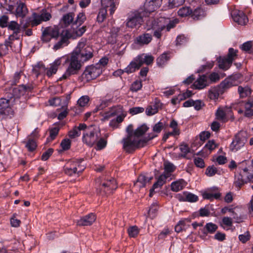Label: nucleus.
Masks as SVG:
<instances>
[{
  "label": "nucleus",
  "instance_id": "nucleus-60",
  "mask_svg": "<svg viewBox=\"0 0 253 253\" xmlns=\"http://www.w3.org/2000/svg\"><path fill=\"white\" fill-rule=\"evenodd\" d=\"M184 1L185 0H169V6L170 8L177 7L182 5Z\"/></svg>",
  "mask_w": 253,
  "mask_h": 253
},
{
  "label": "nucleus",
  "instance_id": "nucleus-34",
  "mask_svg": "<svg viewBox=\"0 0 253 253\" xmlns=\"http://www.w3.org/2000/svg\"><path fill=\"white\" fill-rule=\"evenodd\" d=\"M187 183L182 179L174 181L171 183V190L173 192H178L182 190L186 185Z\"/></svg>",
  "mask_w": 253,
  "mask_h": 253
},
{
  "label": "nucleus",
  "instance_id": "nucleus-21",
  "mask_svg": "<svg viewBox=\"0 0 253 253\" xmlns=\"http://www.w3.org/2000/svg\"><path fill=\"white\" fill-rule=\"evenodd\" d=\"M96 215L92 213L80 218L77 221V224L78 226H89L91 225L96 220Z\"/></svg>",
  "mask_w": 253,
  "mask_h": 253
},
{
  "label": "nucleus",
  "instance_id": "nucleus-63",
  "mask_svg": "<svg viewBox=\"0 0 253 253\" xmlns=\"http://www.w3.org/2000/svg\"><path fill=\"white\" fill-rule=\"evenodd\" d=\"M142 86L141 81H136L132 84L130 89L132 91H137L141 88Z\"/></svg>",
  "mask_w": 253,
  "mask_h": 253
},
{
  "label": "nucleus",
  "instance_id": "nucleus-40",
  "mask_svg": "<svg viewBox=\"0 0 253 253\" xmlns=\"http://www.w3.org/2000/svg\"><path fill=\"white\" fill-rule=\"evenodd\" d=\"M140 60H141L142 65L145 63L147 65H150L153 62L154 58L151 55H145L144 54L137 56Z\"/></svg>",
  "mask_w": 253,
  "mask_h": 253
},
{
  "label": "nucleus",
  "instance_id": "nucleus-3",
  "mask_svg": "<svg viewBox=\"0 0 253 253\" xmlns=\"http://www.w3.org/2000/svg\"><path fill=\"white\" fill-rule=\"evenodd\" d=\"M102 73V68L99 64L88 66L82 74L81 79L82 82H88L95 79Z\"/></svg>",
  "mask_w": 253,
  "mask_h": 253
},
{
  "label": "nucleus",
  "instance_id": "nucleus-61",
  "mask_svg": "<svg viewBox=\"0 0 253 253\" xmlns=\"http://www.w3.org/2000/svg\"><path fill=\"white\" fill-rule=\"evenodd\" d=\"M250 238L251 235L250 232L248 231L239 236V240L243 243H246L250 239Z\"/></svg>",
  "mask_w": 253,
  "mask_h": 253
},
{
  "label": "nucleus",
  "instance_id": "nucleus-37",
  "mask_svg": "<svg viewBox=\"0 0 253 253\" xmlns=\"http://www.w3.org/2000/svg\"><path fill=\"white\" fill-rule=\"evenodd\" d=\"M117 0H101L102 4L106 7H110L109 12L110 15H112L115 9L116 1Z\"/></svg>",
  "mask_w": 253,
  "mask_h": 253
},
{
  "label": "nucleus",
  "instance_id": "nucleus-24",
  "mask_svg": "<svg viewBox=\"0 0 253 253\" xmlns=\"http://www.w3.org/2000/svg\"><path fill=\"white\" fill-rule=\"evenodd\" d=\"M221 194L216 187L211 188L203 193V197L205 199L212 200L213 199H218Z\"/></svg>",
  "mask_w": 253,
  "mask_h": 253
},
{
  "label": "nucleus",
  "instance_id": "nucleus-44",
  "mask_svg": "<svg viewBox=\"0 0 253 253\" xmlns=\"http://www.w3.org/2000/svg\"><path fill=\"white\" fill-rule=\"evenodd\" d=\"M205 12L201 8L195 9L193 12H191V16L195 20H199L204 17Z\"/></svg>",
  "mask_w": 253,
  "mask_h": 253
},
{
  "label": "nucleus",
  "instance_id": "nucleus-45",
  "mask_svg": "<svg viewBox=\"0 0 253 253\" xmlns=\"http://www.w3.org/2000/svg\"><path fill=\"white\" fill-rule=\"evenodd\" d=\"M169 58L168 53H164L157 59V63L158 66H162L167 63Z\"/></svg>",
  "mask_w": 253,
  "mask_h": 253
},
{
  "label": "nucleus",
  "instance_id": "nucleus-62",
  "mask_svg": "<svg viewBox=\"0 0 253 253\" xmlns=\"http://www.w3.org/2000/svg\"><path fill=\"white\" fill-rule=\"evenodd\" d=\"M26 147L29 151H33L37 147L36 142L30 139L26 144Z\"/></svg>",
  "mask_w": 253,
  "mask_h": 253
},
{
  "label": "nucleus",
  "instance_id": "nucleus-55",
  "mask_svg": "<svg viewBox=\"0 0 253 253\" xmlns=\"http://www.w3.org/2000/svg\"><path fill=\"white\" fill-rule=\"evenodd\" d=\"M185 198L186 202L191 203L196 202L198 200V197L197 195L188 192L186 193Z\"/></svg>",
  "mask_w": 253,
  "mask_h": 253
},
{
  "label": "nucleus",
  "instance_id": "nucleus-28",
  "mask_svg": "<svg viewBox=\"0 0 253 253\" xmlns=\"http://www.w3.org/2000/svg\"><path fill=\"white\" fill-rule=\"evenodd\" d=\"M123 107L121 105L114 106L110 108V110L104 114V119H108L115 116L119 115L125 112Z\"/></svg>",
  "mask_w": 253,
  "mask_h": 253
},
{
  "label": "nucleus",
  "instance_id": "nucleus-17",
  "mask_svg": "<svg viewBox=\"0 0 253 253\" xmlns=\"http://www.w3.org/2000/svg\"><path fill=\"white\" fill-rule=\"evenodd\" d=\"M75 14L74 12H71L63 15L60 21V24L62 28H66L70 25L72 26V30L70 32L73 31V25L75 23L74 18Z\"/></svg>",
  "mask_w": 253,
  "mask_h": 253
},
{
  "label": "nucleus",
  "instance_id": "nucleus-1",
  "mask_svg": "<svg viewBox=\"0 0 253 253\" xmlns=\"http://www.w3.org/2000/svg\"><path fill=\"white\" fill-rule=\"evenodd\" d=\"M81 61L85 62L93 56V49L86 43V41L82 39L74 50L73 52Z\"/></svg>",
  "mask_w": 253,
  "mask_h": 253
},
{
  "label": "nucleus",
  "instance_id": "nucleus-58",
  "mask_svg": "<svg viewBox=\"0 0 253 253\" xmlns=\"http://www.w3.org/2000/svg\"><path fill=\"white\" fill-rule=\"evenodd\" d=\"M186 221L189 222L190 221L188 219H185L178 222V223L175 226V230L176 232H180L182 230L185 226Z\"/></svg>",
  "mask_w": 253,
  "mask_h": 253
},
{
  "label": "nucleus",
  "instance_id": "nucleus-50",
  "mask_svg": "<svg viewBox=\"0 0 253 253\" xmlns=\"http://www.w3.org/2000/svg\"><path fill=\"white\" fill-rule=\"evenodd\" d=\"M148 129V127L146 125H143L141 126L134 131L135 136L139 138V137L143 135Z\"/></svg>",
  "mask_w": 253,
  "mask_h": 253
},
{
  "label": "nucleus",
  "instance_id": "nucleus-38",
  "mask_svg": "<svg viewBox=\"0 0 253 253\" xmlns=\"http://www.w3.org/2000/svg\"><path fill=\"white\" fill-rule=\"evenodd\" d=\"M238 92L241 98H245L250 95L251 89L248 86H239L238 88Z\"/></svg>",
  "mask_w": 253,
  "mask_h": 253
},
{
  "label": "nucleus",
  "instance_id": "nucleus-51",
  "mask_svg": "<svg viewBox=\"0 0 253 253\" xmlns=\"http://www.w3.org/2000/svg\"><path fill=\"white\" fill-rule=\"evenodd\" d=\"M46 71V68L42 64H38L36 65L33 68V71L38 76L40 74L44 73Z\"/></svg>",
  "mask_w": 253,
  "mask_h": 253
},
{
  "label": "nucleus",
  "instance_id": "nucleus-52",
  "mask_svg": "<svg viewBox=\"0 0 253 253\" xmlns=\"http://www.w3.org/2000/svg\"><path fill=\"white\" fill-rule=\"evenodd\" d=\"M205 174L209 177L214 176L215 174H219L217 168L214 166L207 167L206 170Z\"/></svg>",
  "mask_w": 253,
  "mask_h": 253
},
{
  "label": "nucleus",
  "instance_id": "nucleus-32",
  "mask_svg": "<svg viewBox=\"0 0 253 253\" xmlns=\"http://www.w3.org/2000/svg\"><path fill=\"white\" fill-rule=\"evenodd\" d=\"M152 178V177H147L144 174H141L138 176L136 182L134 183V186L137 188L144 187L147 183L151 181Z\"/></svg>",
  "mask_w": 253,
  "mask_h": 253
},
{
  "label": "nucleus",
  "instance_id": "nucleus-6",
  "mask_svg": "<svg viewBox=\"0 0 253 253\" xmlns=\"http://www.w3.org/2000/svg\"><path fill=\"white\" fill-rule=\"evenodd\" d=\"M253 179V172L249 171L247 168L241 169L235 175L234 185L239 189L244 184L251 182Z\"/></svg>",
  "mask_w": 253,
  "mask_h": 253
},
{
  "label": "nucleus",
  "instance_id": "nucleus-56",
  "mask_svg": "<svg viewBox=\"0 0 253 253\" xmlns=\"http://www.w3.org/2000/svg\"><path fill=\"white\" fill-rule=\"evenodd\" d=\"M89 101V98L87 95L80 97L78 101V104L80 107H85Z\"/></svg>",
  "mask_w": 253,
  "mask_h": 253
},
{
  "label": "nucleus",
  "instance_id": "nucleus-26",
  "mask_svg": "<svg viewBox=\"0 0 253 253\" xmlns=\"http://www.w3.org/2000/svg\"><path fill=\"white\" fill-rule=\"evenodd\" d=\"M237 84V82L234 78H230L225 79L218 86L220 87L221 92L223 93L227 89Z\"/></svg>",
  "mask_w": 253,
  "mask_h": 253
},
{
  "label": "nucleus",
  "instance_id": "nucleus-64",
  "mask_svg": "<svg viewBox=\"0 0 253 253\" xmlns=\"http://www.w3.org/2000/svg\"><path fill=\"white\" fill-rule=\"evenodd\" d=\"M164 124L162 122H159L156 124L153 127L154 132L159 133L164 127Z\"/></svg>",
  "mask_w": 253,
  "mask_h": 253
},
{
  "label": "nucleus",
  "instance_id": "nucleus-27",
  "mask_svg": "<svg viewBox=\"0 0 253 253\" xmlns=\"http://www.w3.org/2000/svg\"><path fill=\"white\" fill-rule=\"evenodd\" d=\"M209 84L208 77L206 75H202L195 81L193 86L196 89H201L209 85Z\"/></svg>",
  "mask_w": 253,
  "mask_h": 253
},
{
  "label": "nucleus",
  "instance_id": "nucleus-4",
  "mask_svg": "<svg viewBox=\"0 0 253 253\" xmlns=\"http://www.w3.org/2000/svg\"><path fill=\"white\" fill-rule=\"evenodd\" d=\"M68 61H69V66L61 79H66L71 75L77 74L81 68V62L83 61H81L73 53H72Z\"/></svg>",
  "mask_w": 253,
  "mask_h": 253
},
{
  "label": "nucleus",
  "instance_id": "nucleus-49",
  "mask_svg": "<svg viewBox=\"0 0 253 253\" xmlns=\"http://www.w3.org/2000/svg\"><path fill=\"white\" fill-rule=\"evenodd\" d=\"M8 29L14 31L13 34L15 37L20 33V26L15 21H11L9 25H7Z\"/></svg>",
  "mask_w": 253,
  "mask_h": 253
},
{
  "label": "nucleus",
  "instance_id": "nucleus-8",
  "mask_svg": "<svg viewBox=\"0 0 253 253\" xmlns=\"http://www.w3.org/2000/svg\"><path fill=\"white\" fill-rule=\"evenodd\" d=\"M144 16H146V15L142 11L132 12L126 20V27L130 29L139 27L143 22V17Z\"/></svg>",
  "mask_w": 253,
  "mask_h": 253
},
{
  "label": "nucleus",
  "instance_id": "nucleus-46",
  "mask_svg": "<svg viewBox=\"0 0 253 253\" xmlns=\"http://www.w3.org/2000/svg\"><path fill=\"white\" fill-rule=\"evenodd\" d=\"M69 60V58L67 56H62L56 59L52 63V65L58 70L60 65L62 64L66 63Z\"/></svg>",
  "mask_w": 253,
  "mask_h": 253
},
{
  "label": "nucleus",
  "instance_id": "nucleus-16",
  "mask_svg": "<svg viewBox=\"0 0 253 253\" xmlns=\"http://www.w3.org/2000/svg\"><path fill=\"white\" fill-rule=\"evenodd\" d=\"M162 3V0H146L144 3V7L145 8L144 13L146 16L147 13L153 12L156 9L160 7Z\"/></svg>",
  "mask_w": 253,
  "mask_h": 253
},
{
  "label": "nucleus",
  "instance_id": "nucleus-36",
  "mask_svg": "<svg viewBox=\"0 0 253 253\" xmlns=\"http://www.w3.org/2000/svg\"><path fill=\"white\" fill-rule=\"evenodd\" d=\"M220 87L218 86H214L211 88L209 91V97L211 99L216 100L217 99L219 94H222Z\"/></svg>",
  "mask_w": 253,
  "mask_h": 253
},
{
  "label": "nucleus",
  "instance_id": "nucleus-47",
  "mask_svg": "<svg viewBox=\"0 0 253 253\" xmlns=\"http://www.w3.org/2000/svg\"><path fill=\"white\" fill-rule=\"evenodd\" d=\"M169 127L172 129V131L171 132L172 136L178 135L180 134V130L178 127V124L177 122L172 120L169 124Z\"/></svg>",
  "mask_w": 253,
  "mask_h": 253
},
{
  "label": "nucleus",
  "instance_id": "nucleus-43",
  "mask_svg": "<svg viewBox=\"0 0 253 253\" xmlns=\"http://www.w3.org/2000/svg\"><path fill=\"white\" fill-rule=\"evenodd\" d=\"M217 226L213 223L210 222L206 224L204 227L205 231L204 233L205 234H212L217 229Z\"/></svg>",
  "mask_w": 253,
  "mask_h": 253
},
{
  "label": "nucleus",
  "instance_id": "nucleus-12",
  "mask_svg": "<svg viewBox=\"0 0 253 253\" xmlns=\"http://www.w3.org/2000/svg\"><path fill=\"white\" fill-rule=\"evenodd\" d=\"M247 141V133L244 131L238 133L233 140L230 148L233 151H237L243 147Z\"/></svg>",
  "mask_w": 253,
  "mask_h": 253
},
{
  "label": "nucleus",
  "instance_id": "nucleus-19",
  "mask_svg": "<svg viewBox=\"0 0 253 253\" xmlns=\"http://www.w3.org/2000/svg\"><path fill=\"white\" fill-rule=\"evenodd\" d=\"M232 218L236 223H240L244 221L247 216L243 210L239 208H235L234 210H230Z\"/></svg>",
  "mask_w": 253,
  "mask_h": 253
},
{
  "label": "nucleus",
  "instance_id": "nucleus-41",
  "mask_svg": "<svg viewBox=\"0 0 253 253\" xmlns=\"http://www.w3.org/2000/svg\"><path fill=\"white\" fill-rule=\"evenodd\" d=\"M13 101L14 99L13 97H11L9 99L5 98L0 99V109L3 110L8 108L12 104Z\"/></svg>",
  "mask_w": 253,
  "mask_h": 253
},
{
  "label": "nucleus",
  "instance_id": "nucleus-35",
  "mask_svg": "<svg viewBox=\"0 0 253 253\" xmlns=\"http://www.w3.org/2000/svg\"><path fill=\"white\" fill-rule=\"evenodd\" d=\"M86 125L85 124H80L78 127H75L73 130L69 132V136L71 138H74L79 136L81 134V131L83 132L85 128Z\"/></svg>",
  "mask_w": 253,
  "mask_h": 253
},
{
  "label": "nucleus",
  "instance_id": "nucleus-23",
  "mask_svg": "<svg viewBox=\"0 0 253 253\" xmlns=\"http://www.w3.org/2000/svg\"><path fill=\"white\" fill-rule=\"evenodd\" d=\"M152 40V36L149 33H143L136 38L134 41L135 43L143 46L148 44Z\"/></svg>",
  "mask_w": 253,
  "mask_h": 253
},
{
  "label": "nucleus",
  "instance_id": "nucleus-48",
  "mask_svg": "<svg viewBox=\"0 0 253 253\" xmlns=\"http://www.w3.org/2000/svg\"><path fill=\"white\" fill-rule=\"evenodd\" d=\"M158 104L155 103L148 106L146 109V113L148 116H152L158 111Z\"/></svg>",
  "mask_w": 253,
  "mask_h": 253
},
{
  "label": "nucleus",
  "instance_id": "nucleus-30",
  "mask_svg": "<svg viewBox=\"0 0 253 253\" xmlns=\"http://www.w3.org/2000/svg\"><path fill=\"white\" fill-rule=\"evenodd\" d=\"M162 24L160 22L159 19L154 20V23L152 24V28L154 30V36L158 39H160L162 36V32L166 31L164 27H161L160 26Z\"/></svg>",
  "mask_w": 253,
  "mask_h": 253
},
{
  "label": "nucleus",
  "instance_id": "nucleus-18",
  "mask_svg": "<svg viewBox=\"0 0 253 253\" xmlns=\"http://www.w3.org/2000/svg\"><path fill=\"white\" fill-rule=\"evenodd\" d=\"M231 15L234 21L239 25H245L248 22V17L242 11L235 9L232 12Z\"/></svg>",
  "mask_w": 253,
  "mask_h": 253
},
{
  "label": "nucleus",
  "instance_id": "nucleus-5",
  "mask_svg": "<svg viewBox=\"0 0 253 253\" xmlns=\"http://www.w3.org/2000/svg\"><path fill=\"white\" fill-rule=\"evenodd\" d=\"M98 139V136L96 133L94 126H85V128L83 132V142L89 147H92Z\"/></svg>",
  "mask_w": 253,
  "mask_h": 253
},
{
  "label": "nucleus",
  "instance_id": "nucleus-14",
  "mask_svg": "<svg viewBox=\"0 0 253 253\" xmlns=\"http://www.w3.org/2000/svg\"><path fill=\"white\" fill-rule=\"evenodd\" d=\"M51 18L50 13L48 12L46 10L42 9L40 14L34 13L32 14L33 20L31 24L33 26H37L40 24L42 21H47Z\"/></svg>",
  "mask_w": 253,
  "mask_h": 253
},
{
  "label": "nucleus",
  "instance_id": "nucleus-9",
  "mask_svg": "<svg viewBox=\"0 0 253 253\" xmlns=\"http://www.w3.org/2000/svg\"><path fill=\"white\" fill-rule=\"evenodd\" d=\"M238 50L233 48L229 49L227 57H219L218 60V66L220 69L226 70L229 68L234 60L237 57Z\"/></svg>",
  "mask_w": 253,
  "mask_h": 253
},
{
  "label": "nucleus",
  "instance_id": "nucleus-11",
  "mask_svg": "<svg viewBox=\"0 0 253 253\" xmlns=\"http://www.w3.org/2000/svg\"><path fill=\"white\" fill-rule=\"evenodd\" d=\"M98 183L100 182V192L104 194H109L117 188L116 181L114 178L107 179L100 182L98 180Z\"/></svg>",
  "mask_w": 253,
  "mask_h": 253
},
{
  "label": "nucleus",
  "instance_id": "nucleus-54",
  "mask_svg": "<svg viewBox=\"0 0 253 253\" xmlns=\"http://www.w3.org/2000/svg\"><path fill=\"white\" fill-rule=\"evenodd\" d=\"M139 229L138 227L136 226H133L130 227L127 229V232L128 235L130 237L135 238L136 237L139 233Z\"/></svg>",
  "mask_w": 253,
  "mask_h": 253
},
{
  "label": "nucleus",
  "instance_id": "nucleus-10",
  "mask_svg": "<svg viewBox=\"0 0 253 253\" xmlns=\"http://www.w3.org/2000/svg\"><path fill=\"white\" fill-rule=\"evenodd\" d=\"M85 19L86 16L84 13L81 12L78 14L75 23L73 25V31L71 32L76 37H81L86 31L85 26L80 27Z\"/></svg>",
  "mask_w": 253,
  "mask_h": 253
},
{
  "label": "nucleus",
  "instance_id": "nucleus-31",
  "mask_svg": "<svg viewBox=\"0 0 253 253\" xmlns=\"http://www.w3.org/2000/svg\"><path fill=\"white\" fill-rule=\"evenodd\" d=\"M15 39H17V38L15 37L14 34H12L9 37L8 40H5L4 42V46L5 50L6 51L8 50V47L9 46H10V47L12 48V50H13L14 52H18L20 50L21 43L20 42L17 43V47H14V48H13V45L14 44V43L12 42V41Z\"/></svg>",
  "mask_w": 253,
  "mask_h": 253
},
{
  "label": "nucleus",
  "instance_id": "nucleus-42",
  "mask_svg": "<svg viewBox=\"0 0 253 253\" xmlns=\"http://www.w3.org/2000/svg\"><path fill=\"white\" fill-rule=\"evenodd\" d=\"M104 7L101 8L98 13L97 20L98 22L101 23L104 21V20L106 18L107 8L110 9V7H106L104 6ZM109 11V9H108Z\"/></svg>",
  "mask_w": 253,
  "mask_h": 253
},
{
  "label": "nucleus",
  "instance_id": "nucleus-57",
  "mask_svg": "<svg viewBox=\"0 0 253 253\" xmlns=\"http://www.w3.org/2000/svg\"><path fill=\"white\" fill-rule=\"evenodd\" d=\"M158 208V206L156 203L152 204L148 211V214L151 218H153L155 217Z\"/></svg>",
  "mask_w": 253,
  "mask_h": 253
},
{
  "label": "nucleus",
  "instance_id": "nucleus-13",
  "mask_svg": "<svg viewBox=\"0 0 253 253\" xmlns=\"http://www.w3.org/2000/svg\"><path fill=\"white\" fill-rule=\"evenodd\" d=\"M59 36V29L56 26H49L44 29L42 32V40L48 42L52 38H57Z\"/></svg>",
  "mask_w": 253,
  "mask_h": 253
},
{
  "label": "nucleus",
  "instance_id": "nucleus-7",
  "mask_svg": "<svg viewBox=\"0 0 253 253\" xmlns=\"http://www.w3.org/2000/svg\"><path fill=\"white\" fill-rule=\"evenodd\" d=\"M83 162L81 159L69 161L64 167L65 173L70 176L81 173L85 168L84 166L82 165Z\"/></svg>",
  "mask_w": 253,
  "mask_h": 253
},
{
  "label": "nucleus",
  "instance_id": "nucleus-33",
  "mask_svg": "<svg viewBox=\"0 0 253 253\" xmlns=\"http://www.w3.org/2000/svg\"><path fill=\"white\" fill-rule=\"evenodd\" d=\"M28 12L26 5L23 2H20L16 9L15 14L17 17H24Z\"/></svg>",
  "mask_w": 253,
  "mask_h": 253
},
{
  "label": "nucleus",
  "instance_id": "nucleus-2",
  "mask_svg": "<svg viewBox=\"0 0 253 253\" xmlns=\"http://www.w3.org/2000/svg\"><path fill=\"white\" fill-rule=\"evenodd\" d=\"M147 140L141 139L135 136H126L122 140L123 149L127 153H131L137 148L143 147Z\"/></svg>",
  "mask_w": 253,
  "mask_h": 253
},
{
  "label": "nucleus",
  "instance_id": "nucleus-22",
  "mask_svg": "<svg viewBox=\"0 0 253 253\" xmlns=\"http://www.w3.org/2000/svg\"><path fill=\"white\" fill-rule=\"evenodd\" d=\"M160 22L162 23L161 27H164L166 32H169L172 28H173L178 23L176 19L170 20L169 18L161 17L159 18Z\"/></svg>",
  "mask_w": 253,
  "mask_h": 253
},
{
  "label": "nucleus",
  "instance_id": "nucleus-15",
  "mask_svg": "<svg viewBox=\"0 0 253 253\" xmlns=\"http://www.w3.org/2000/svg\"><path fill=\"white\" fill-rule=\"evenodd\" d=\"M76 37L74 36L69 30H66L62 32L61 34V39L53 46V49L54 50H57L68 44V40L71 38H75Z\"/></svg>",
  "mask_w": 253,
  "mask_h": 253
},
{
  "label": "nucleus",
  "instance_id": "nucleus-53",
  "mask_svg": "<svg viewBox=\"0 0 253 253\" xmlns=\"http://www.w3.org/2000/svg\"><path fill=\"white\" fill-rule=\"evenodd\" d=\"M191 10L188 7H183L178 11V14L181 17H186L191 14Z\"/></svg>",
  "mask_w": 253,
  "mask_h": 253
},
{
  "label": "nucleus",
  "instance_id": "nucleus-59",
  "mask_svg": "<svg viewBox=\"0 0 253 253\" xmlns=\"http://www.w3.org/2000/svg\"><path fill=\"white\" fill-rule=\"evenodd\" d=\"M189 39L184 35H179L176 38V45H183L188 42Z\"/></svg>",
  "mask_w": 253,
  "mask_h": 253
},
{
  "label": "nucleus",
  "instance_id": "nucleus-29",
  "mask_svg": "<svg viewBox=\"0 0 253 253\" xmlns=\"http://www.w3.org/2000/svg\"><path fill=\"white\" fill-rule=\"evenodd\" d=\"M169 177V175H166L164 173L160 175L158 178L157 182L153 184V187L150 190L149 196H152L155 189L161 188V187L166 183V180Z\"/></svg>",
  "mask_w": 253,
  "mask_h": 253
},
{
  "label": "nucleus",
  "instance_id": "nucleus-20",
  "mask_svg": "<svg viewBox=\"0 0 253 253\" xmlns=\"http://www.w3.org/2000/svg\"><path fill=\"white\" fill-rule=\"evenodd\" d=\"M232 112L231 109L229 107H220L215 113L216 119L222 122H226L228 121L227 116Z\"/></svg>",
  "mask_w": 253,
  "mask_h": 253
},
{
  "label": "nucleus",
  "instance_id": "nucleus-39",
  "mask_svg": "<svg viewBox=\"0 0 253 253\" xmlns=\"http://www.w3.org/2000/svg\"><path fill=\"white\" fill-rule=\"evenodd\" d=\"M164 166L165 170L163 173L166 175H169V177L171 176L172 172L175 170V167L172 163L168 162H165L164 163Z\"/></svg>",
  "mask_w": 253,
  "mask_h": 253
},
{
  "label": "nucleus",
  "instance_id": "nucleus-25",
  "mask_svg": "<svg viewBox=\"0 0 253 253\" xmlns=\"http://www.w3.org/2000/svg\"><path fill=\"white\" fill-rule=\"evenodd\" d=\"M139 58L135 57L129 64L125 69V72L127 74L134 72L142 66L141 60Z\"/></svg>",
  "mask_w": 253,
  "mask_h": 253
}]
</instances>
